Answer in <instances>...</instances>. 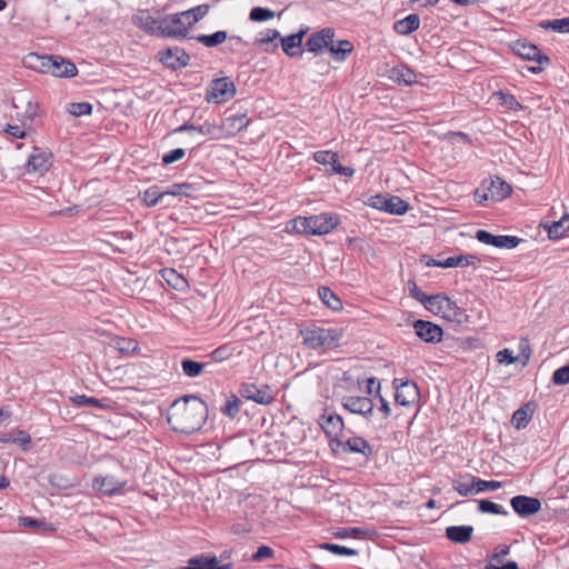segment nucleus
Wrapping results in <instances>:
<instances>
[{
  "label": "nucleus",
  "instance_id": "nucleus-1",
  "mask_svg": "<svg viewBox=\"0 0 569 569\" xmlns=\"http://www.w3.org/2000/svg\"><path fill=\"white\" fill-rule=\"evenodd\" d=\"M207 416L208 407L206 402L199 397L190 395L172 403L168 422L173 430L189 435L201 429Z\"/></svg>",
  "mask_w": 569,
  "mask_h": 569
},
{
  "label": "nucleus",
  "instance_id": "nucleus-2",
  "mask_svg": "<svg viewBox=\"0 0 569 569\" xmlns=\"http://www.w3.org/2000/svg\"><path fill=\"white\" fill-rule=\"evenodd\" d=\"M339 217L335 213H320L310 217H298L293 220V228L301 233L327 234L339 224Z\"/></svg>",
  "mask_w": 569,
  "mask_h": 569
},
{
  "label": "nucleus",
  "instance_id": "nucleus-3",
  "mask_svg": "<svg viewBox=\"0 0 569 569\" xmlns=\"http://www.w3.org/2000/svg\"><path fill=\"white\" fill-rule=\"evenodd\" d=\"M302 343L308 349L317 350L322 347H336L342 337L340 329H327L320 327H309L300 331Z\"/></svg>",
  "mask_w": 569,
  "mask_h": 569
},
{
  "label": "nucleus",
  "instance_id": "nucleus-4",
  "mask_svg": "<svg viewBox=\"0 0 569 569\" xmlns=\"http://www.w3.org/2000/svg\"><path fill=\"white\" fill-rule=\"evenodd\" d=\"M423 307L433 315L441 316L450 321L461 322L463 316L462 309L445 295H431Z\"/></svg>",
  "mask_w": 569,
  "mask_h": 569
},
{
  "label": "nucleus",
  "instance_id": "nucleus-5",
  "mask_svg": "<svg viewBox=\"0 0 569 569\" xmlns=\"http://www.w3.org/2000/svg\"><path fill=\"white\" fill-rule=\"evenodd\" d=\"M236 94V86L228 77L218 78L210 82L206 100L208 102L223 103L231 100Z\"/></svg>",
  "mask_w": 569,
  "mask_h": 569
},
{
  "label": "nucleus",
  "instance_id": "nucleus-6",
  "mask_svg": "<svg viewBox=\"0 0 569 569\" xmlns=\"http://www.w3.org/2000/svg\"><path fill=\"white\" fill-rule=\"evenodd\" d=\"M396 387L395 400L403 407H411L419 401L420 392L416 382L411 380H393Z\"/></svg>",
  "mask_w": 569,
  "mask_h": 569
},
{
  "label": "nucleus",
  "instance_id": "nucleus-7",
  "mask_svg": "<svg viewBox=\"0 0 569 569\" xmlns=\"http://www.w3.org/2000/svg\"><path fill=\"white\" fill-rule=\"evenodd\" d=\"M160 36L163 38L183 39L188 36V27L179 13L161 18Z\"/></svg>",
  "mask_w": 569,
  "mask_h": 569
},
{
  "label": "nucleus",
  "instance_id": "nucleus-8",
  "mask_svg": "<svg viewBox=\"0 0 569 569\" xmlns=\"http://www.w3.org/2000/svg\"><path fill=\"white\" fill-rule=\"evenodd\" d=\"M239 392L243 398L260 405H270L274 400L271 388L267 385L244 382L240 386Z\"/></svg>",
  "mask_w": 569,
  "mask_h": 569
},
{
  "label": "nucleus",
  "instance_id": "nucleus-9",
  "mask_svg": "<svg viewBox=\"0 0 569 569\" xmlns=\"http://www.w3.org/2000/svg\"><path fill=\"white\" fill-rule=\"evenodd\" d=\"M318 425L331 441H338V438L345 429L342 417L336 412L326 411L318 418Z\"/></svg>",
  "mask_w": 569,
  "mask_h": 569
},
{
  "label": "nucleus",
  "instance_id": "nucleus-10",
  "mask_svg": "<svg viewBox=\"0 0 569 569\" xmlns=\"http://www.w3.org/2000/svg\"><path fill=\"white\" fill-rule=\"evenodd\" d=\"M512 51L525 60L536 61L539 64H550V58L532 43L518 40L512 46Z\"/></svg>",
  "mask_w": 569,
  "mask_h": 569
},
{
  "label": "nucleus",
  "instance_id": "nucleus-11",
  "mask_svg": "<svg viewBox=\"0 0 569 569\" xmlns=\"http://www.w3.org/2000/svg\"><path fill=\"white\" fill-rule=\"evenodd\" d=\"M476 239L481 243L506 249L516 248L521 241V239L516 236H495L487 230H478L476 232Z\"/></svg>",
  "mask_w": 569,
  "mask_h": 569
},
{
  "label": "nucleus",
  "instance_id": "nucleus-12",
  "mask_svg": "<svg viewBox=\"0 0 569 569\" xmlns=\"http://www.w3.org/2000/svg\"><path fill=\"white\" fill-rule=\"evenodd\" d=\"M51 167V153L44 149L33 147L28 158L26 169L27 172H37L43 174Z\"/></svg>",
  "mask_w": 569,
  "mask_h": 569
},
{
  "label": "nucleus",
  "instance_id": "nucleus-13",
  "mask_svg": "<svg viewBox=\"0 0 569 569\" xmlns=\"http://www.w3.org/2000/svg\"><path fill=\"white\" fill-rule=\"evenodd\" d=\"M416 335L427 343L440 342L442 339V328L426 320H416L413 322Z\"/></svg>",
  "mask_w": 569,
  "mask_h": 569
},
{
  "label": "nucleus",
  "instance_id": "nucleus-14",
  "mask_svg": "<svg viewBox=\"0 0 569 569\" xmlns=\"http://www.w3.org/2000/svg\"><path fill=\"white\" fill-rule=\"evenodd\" d=\"M127 481L119 480L114 476H97L93 478L92 488L104 496H114L120 493Z\"/></svg>",
  "mask_w": 569,
  "mask_h": 569
},
{
  "label": "nucleus",
  "instance_id": "nucleus-15",
  "mask_svg": "<svg viewBox=\"0 0 569 569\" xmlns=\"http://www.w3.org/2000/svg\"><path fill=\"white\" fill-rule=\"evenodd\" d=\"M342 407L351 413L369 417L373 411V402L369 397L348 396L342 399Z\"/></svg>",
  "mask_w": 569,
  "mask_h": 569
},
{
  "label": "nucleus",
  "instance_id": "nucleus-16",
  "mask_svg": "<svg viewBox=\"0 0 569 569\" xmlns=\"http://www.w3.org/2000/svg\"><path fill=\"white\" fill-rule=\"evenodd\" d=\"M159 60L168 68L173 70L181 67H187L190 61V56L184 50L176 47L159 52Z\"/></svg>",
  "mask_w": 569,
  "mask_h": 569
},
{
  "label": "nucleus",
  "instance_id": "nucleus-17",
  "mask_svg": "<svg viewBox=\"0 0 569 569\" xmlns=\"http://www.w3.org/2000/svg\"><path fill=\"white\" fill-rule=\"evenodd\" d=\"M510 505L515 512L521 517L532 516L541 509V502L538 498L522 495L511 498Z\"/></svg>",
  "mask_w": 569,
  "mask_h": 569
},
{
  "label": "nucleus",
  "instance_id": "nucleus-18",
  "mask_svg": "<svg viewBox=\"0 0 569 569\" xmlns=\"http://www.w3.org/2000/svg\"><path fill=\"white\" fill-rule=\"evenodd\" d=\"M78 69L76 64L61 56H51L49 64V74L59 78H72L77 76Z\"/></svg>",
  "mask_w": 569,
  "mask_h": 569
},
{
  "label": "nucleus",
  "instance_id": "nucleus-19",
  "mask_svg": "<svg viewBox=\"0 0 569 569\" xmlns=\"http://www.w3.org/2000/svg\"><path fill=\"white\" fill-rule=\"evenodd\" d=\"M332 38H335V30L329 27L323 28L308 38L306 41V48L310 52L319 53L323 48L329 49Z\"/></svg>",
  "mask_w": 569,
  "mask_h": 569
},
{
  "label": "nucleus",
  "instance_id": "nucleus-20",
  "mask_svg": "<svg viewBox=\"0 0 569 569\" xmlns=\"http://www.w3.org/2000/svg\"><path fill=\"white\" fill-rule=\"evenodd\" d=\"M338 445L342 447L343 452L361 453L366 458L373 452L372 446L362 437H351L346 442L338 441Z\"/></svg>",
  "mask_w": 569,
  "mask_h": 569
},
{
  "label": "nucleus",
  "instance_id": "nucleus-21",
  "mask_svg": "<svg viewBox=\"0 0 569 569\" xmlns=\"http://www.w3.org/2000/svg\"><path fill=\"white\" fill-rule=\"evenodd\" d=\"M308 29L300 30L297 33L280 38L283 52L289 57H300L302 54L301 44Z\"/></svg>",
  "mask_w": 569,
  "mask_h": 569
},
{
  "label": "nucleus",
  "instance_id": "nucleus-22",
  "mask_svg": "<svg viewBox=\"0 0 569 569\" xmlns=\"http://www.w3.org/2000/svg\"><path fill=\"white\" fill-rule=\"evenodd\" d=\"M181 569H230V565H220L216 556H197L188 561Z\"/></svg>",
  "mask_w": 569,
  "mask_h": 569
},
{
  "label": "nucleus",
  "instance_id": "nucleus-23",
  "mask_svg": "<svg viewBox=\"0 0 569 569\" xmlns=\"http://www.w3.org/2000/svg\"><path fill=\"white\" fill-rule=\"evenodd\" d=\"M420 27V18L417 13H411L406 18L393 23V31L401 36H408Z\"/></svg>",
  "mask_w": 569,
  "mask_h": 569
},
{
  "label": "nucleus",
  "instance_id": "nucleus-24",
  "mask_svg": "<svg viewBox=\"0 0 569 569\" xmlns=\"http://www.w3.org/2000/svg\"><path fill=\"white\" fill-rule=\"evenodd\" d=\"M50 61L51 56H40L38 53L31 52L24 57L23 64L34 71L49 74Z\"/></svg>",
  "mask_w": 569,
  "mask_h": 569
},
{
  "label": "nucleus",
  "instance_id": "nucleus-25",
  "mask_svg": "<svg viewBox=\"0 0 569 569\" xmlns=\"http://www.w3.org/2000/svg\"><path fill=\"white\" fill-rule=\"evenodd\" d=\"M473 532L472 526H450L446 529L447 538L456 543L468 542Z\"/></svg>",
  "mask_w": 569,
  "mask_h": 569
},
{
  "label": "nucleus",
  "instance_id": "nucleus-26",
  "mask_svg": "<svg viewBox=\"0 0 569 569\" xmlns=\"http://www.w3.org/2000/svg\"><path fill=\"white\" fill-rule=\"evenodd\" d=\"M488 191L492 200L500 201L509 197L512 189L510 184H508L501 178L496 177L495 179H491Z\"/></svg>",
  "mask_w": 569,
  "mask_h": 569
},
{
  "label": "nucleus",
  "instance_id": "nucleus-27",
  "mask_svg": "<svg viewBox=\"0 0 569 569\" xmlns=\"http://www.w3.org/2000/svg\"><path fill=\"white\" fill-rule=\"evenodd\" d=\"M328 50L332 54L333 60L342 62L353 51V44L349 40H339L338 42H335L332 39Z\"/></svg>",
  "mask_w": 569,
  "mask_h": 569
},
{
  "label": "nucleus",
  "instance_id": "nucleus-28",
  "mask_svg": "<svg viewBox=\"0 0 569 569\" xmlns=\"http://www.w3.org/2000/svg\"><path fill=\"white\" fill-rule=\"evenodd\" d=\"M210 362H199L190 358H183L181 360V369L184 376L188 378H197L201 373L207 372V368Z\"/></svg>",
  "mask_w": 569,
  "mask_h": 569
},
{
  "label": "nucleus",
  "instance_id": "nucleus-29",
  "mask_svg": "<svg viewBox=\"0 0 569 569\" xmlns=\"http://www.w3.org/2000/svg\"><path fill=\"white\" fill-rule=\"evenodd\" d=\"M475 480V476L467 475L465 478L453 480L452 487L462 497L477 495Z\"/></svg>",
  "mask_w": 569,
  "mask_h": 569
},
{
  "label": "nucleus",
  "instance_id": "nucleus-30",
  "mask_svg": "<svg viewBox=\"0 0 569 569\" xmlns=\"http://www.w3.org/2000/svg\"><path fill=\"white\" fill-rule=\"evenodd\" d=\"M137 24L143 29L144 31L160 36V24H161V18L157 19L152 16H150L148 12H143L136 19Z\"/></svg>",
  "mask_w": 569,
  "mask_h": 569
},
{
  "label": "nucleus",
  "instance_id": "nucleus-31",
  "mask_svg": "<svg viewBox=\"0 0 569 569\" xmlns=\"http://www.w3.org/2000/svg\"><path fill=\"white\" fill-rule=\"evenodd\" d=\"M209 11L208 4H200L194 8H191L189 10L179 12L181 19L186 21L187 27L192 26L197 23L199 20H201L204 16H207Z\"/></svg>",
  "mask_w": 569,
  "mask_h": 569
},
{
  "label": "nucleus",
  "instance_id": "nucleus-32",
  "mask_svg": "<svg viewBox=\"0 0 569 569\" xmlns=\"http://www.w3.org/2000/svg\"><path fill=\"white\" fill-rule=\"evenodd\" d=\"M479 262L480 259L475 254H459L445 259L443 268L475 266Z\"/></svg>",
  "mask_w": 569,
  "mask_h": 569
},
{
  "label": "nucleus",
  "instance_id": "nucleus-33",
  "mask_svg": "<svg viewBox=\"0 0 569 569\" xmlns=\"http://www.w3.org/2000/svg\"><path fill=\"white\" fill-rule=\"evenodd\" d=\"M548 230L550 239H558L569 231V214L566 213L560 220L553 221L551 224L543 226Z\"/></svg>",
  "mask_w": 569,
  "mask_h": 569
},
{
  "label": "nucleus",
  "instance_id": "nucleus-34",
  "mask_svg": "<svg viewBox=\"0 0 569 569\" xmlns=\"http://www.w3.org/2000/svg\"><path fill=\"white\" fill-rule=\"evenodd\" d=\"M531 415L532 410L530 409V403H528L513 412L511 422L516 429H523L528 426Z\"/></svg>",
  "mask_w": 569,
  "mask_h": 569
},
{
  "label": "nucleus",
  "instance_id": "nucleus-35",
  "mask_svg": "<svg viewBox=\"0 0 569 569\" xmlns=\"http://www.w3.org/2000/svg\"><path fill=\"white\" fill-rule=\"evenodd\" d=\"M321 301L331 310L338 311L342 308L341 300L328 287H320L318 290Z\"/></svg>",
  "mask_w": 569,
  "mask_h": 569
},
{
  "label": "nucleus",
  "instance_id": "nucleus-36",
  "mask_svg": "<svg viewBox=\"0 0 569 569\" xmlns=\"http://www.w3.org/2000/svg\"><path fill=\"white\" fill-rule=\"evenodd\" d=\"M385 212L390 214H403L408 211L409 204L398 196H388Z\"/></svg>",
  "mask_w": 569,
  "mask_h": 569
},
{
  "label": "nucleus",
  "instance_id": "nucleus-37",
  "mask_svg": "<svg viewBox=\"0 0 569 569\" xmlns=\"http://www.w3.org/2000/svg\"><path fill=\"white\" fill-rule=\"evenodd\" d=\"M228 38L226 31L219 30L211 34H199L194 39L208 48L217 47L223 43Z\"/></svg>",
  "mask_w": 569,
  "mask_h": 569
},
{
  "label": "nucleus",
  "instance_id": "nucleus-38",
  "mask_svg": "<svg viewBox=\"0 0 569 569\" xmlns=\"http://www.w3.org/2000/svg\"><path fill=\"white\" fill-rule=\"evenodd\" d=\"M164 198V191H161L158 186H152L143 192L142 201L147 207L151 208L160 203Z\"/></svg>",
  "mask_w": 569,
  "mask_h": 569
},
{
  "label": "nucleus",
  "instance_id": "nucleus-39",
  "mask_svg": "<svg viewBox=\"0 0 569 569\" xmlns=\"http://www.w3.org/2000/svg\"><path fill=\"white\" fill-rule=\"evenodd\" d=\"M539 27L545 30H553L559 33H569V17L553 20H543Z\"/></svg>",
  "mask_w": 569,
  "mask_h": 569
},
{
  "label": "nucleus",
  "instance_id": "nucleus-40",
  "mask_svg": "<svg viewBox=\"0 0 569 569\" xmlns=\"http://www.w3.org/2000/svg\"><path fill=\"white\" fill-rule=\"evenodd\" d=\"M392 78L398 81L399 83H405V84H412L416 82V73L407 68V67H400V68H395L392 70Z\"/></svg>",
  "mask_w": 569,
  "mask_h": 569
},
{
  "label": "nucleus",
  "instance_id": "nucleus-41",
  "mask_svg": "<svg viewBox=\"0 0 569 569\" xmlns=\"http://www.w3.org/2000/svg\"><path fill=\"white\" fill-rule=\"evenodd\" d=\"M240 406H241V400L236 395H231L227 399L224 406L221 408V412L224 416L233 419L240 412Z\"/></svg>",
  "mask_w": 569,
  "mask_h": 569
},
{
  "label": "nucleus",
  "instance_id": "nucleus-42",
  "mask_svg": "<svg viewBox=\"0 0 569 569\" xmlns=\"http://www.w3.org/2000/svg\"><path fill=\"white\" fill-rule=\"evenodd\" d=\"M478 510L483 513L502 515L507 516L508 511L500 505H497L490 500L481 499L478 500Z\"/></svg>",
  "mask_w": 569,
  "mask_h": 569
},
{
  "label": "nucleus",
  "instance_id": "nucleus-43",
  "mask_svg": "<svg viewBox=\"0 0 569 569\" xmlns=\"http://www.w3.org/2000/svg\"><path fill=\"white\" fill-rule=\"evenodd\" d=\"M68 112L73 117L88 116L92 113V104L89 102H72L68 106Z\"/></svg>",
  "mask_w": 569,
  "mask_h": 569
},
{
  "label": "nucleus",
  "instance_id": "nucleus-44",
  "mask_svg": "<svg viewBox=\"0 0 569 569\" xmlns=\"http://www.w3.org/2000/svg\"><path fill=\"white\" fill-rule=\"evenodd\" d=\"M321 549L330 551L335 555L339 556H356L358 551L356 549H351L345 546L336 545V543H329L325 542L319 546Z\"/></svg>",
  "mask_w": 569,
  "mask_h": 569
},
{
  "label": "nucleus",
  "instance_id": "nucleus-45",
  "mask_svg": "<svg viewBox=\"0 0 569 569\" xmlns=\"http://www.w3.org/2000/svg\"><path fill=\"white\" fill-rule=\"evenodd\" d=\"M273 17H274V11H272L268 8H262V7H254L253 9H251L250 14H249L250 20L257 21V22H263V21L272 19Z\"/></svg>",
  "mask_w": 569,
  "mask_h": 569
},
{
  "label": "nucleus",
  "instance_id": "nucleus-46",
  "mask_svg": "<svg viewBox=\"0 0 569 569\" xmlns=\"http://www.w3.org/2000/svg\"><path fill=\"white\" fill-rule=\"evenodd\" d=\"M71 401L79 407H88V406L97 407V408L106 407L100 399H97L93 397H87L86 395H76L74 397L71 398Z\"/></svg>",
  "mask_w": 569,
  "mask_h": 569
},
{
  "label": "nucleus",
  "instance_id": "nucleus-47",
  "mask_svg": "<svg viewBox=\"0 0 569 569\" xmlns=\"http://www.w3.org/2000/svg\"><path fill=\"white\" fill-rule=\"evenodd\" d=\"M232 356V349L228 345L216 348L208 355V358L213 362H222Z\"/></svg>",
  "mask_w": 569,
  "mask_h": 569
},
{
  "label": "nucleus",
  "instance_id": "nucleus-48",
  "mask_svg": "<svg viewBox=\"0 0 569 569\" xmlns=\"http://www.w3.org/2000/svg\"><path fill=\"white\" fill-rule=\"evenodd\" d=\"M232 130L241 131L248 127L250 120L244 113L230 116L226 119Z\"/></svg>",
  "mask_w": 569,
  "mask_h": 569
},
{
  "label": "nucleus",
  "instance_id": "nucleus-49",
  "mask_svg": "<svg viewBox=\"0 0 569 569\" xmlns=\"http://www.w3.org/2000/svg\"><path fill=\"white\" fill-rule=\"evenodd\" d=\"M476 491L477 493L485 492V491H495L501 488L502 483L500 481L496 480H482L480 478L476 477L475 480Z\"/></svg>",
  "mask_w": 569,
  "mask_h": 569
},
{
  "label": "nucleus",
  "instance_id": "nucleus-50",
  "mask_svg": "<svg viewBox=\"0 0 569 569\" xmlns=\"http://www.w3.org/2000/svg\"><path fill=\"white\" fill-rule=\"evenodd\" d=\"M19 525L26 528L32 529H43V530H52L53 528L50 525H47L44 521L33 519L31 517H20Z\"/></svg>",
  "mask_w": 569,
  "mask_h": 569
},
{
  "label": "nucleus",
  "instance_id": "nucleus-51",
  "mask_svg": "<svg viewBox=\"0 0 569 569\" xmlns=\"http://www.w3.org/2000/svg\"><path fill=\"white\" fill-rule=\"evenodd\" d=\"M280 32L274 29H268L263 32L259 33V37L256 39L254 44L256 46H263L268 44L277 39H280Z\"/></svg>",
  "mask_w": 569,
  "mask_h": 569
},
{
  "label": "nucleus",
  "instance_id": "nucleus-52",
  "mask_svg": "<svg viewBox=\"0 0 569 569\" xmlns=\"http://www.w3.org/2000/svg\"><path fill=\"white\" fill-rule=\"evenodd\" d=\"M274 556V551L272 548L268 546L258 547L257 551L252 555L251 560L254 562H261L266 559H271Z\"/></svg>",
  "mask_w": 569,
  "mask_h": 569
},
{
  "label": "nucleus",
  "instance_id": "nucleus-53",
  "mask_svg": "<svg viewBox=\"0 0 569 569\" xmlns=\"http://www.w3.org/2000/svg\"><path fill=\"white\" fill-rule=\"evenodd\" d=\"M335 157H337V152L330 150H320L313 153V160L320 164H329L335 161Z\"/></svg>",
  "mask_w": 569,
  "mask_h": 569
},
{
  "label": "nucleus",
  "instance_id": "nucleus-54",
  "mask_svg": "<svg viewBox=\"0 0 569 569\" xmlns=\"http://www.w3.org/2000/svg\"><path fill=\"white\" fill-rule=\"evenodd\" d=\"M552 381L559 386L569 383V365L557 369L552 375Z\"/></svg>",
  "mask_w": 569,
  "mask_h": 569
},
{
  "label": "nucleus",
  "instance_id": "nucleus-55",
  "mask_svg": "<svg viewBox=\"0 0 569 569\" xmlns=\"http://www.w3.org/2000/svg\"><path fill=\"white\" fill-rule=\"evenodd\" d=\"M408 288H409L410 296L425 306V303L427 302V299L430 296H428L423 291H421L413 280L408 281Z\"/></svg>",
  "mask_w": 569,
  "mask_h": 569
},
{
  "label": "nucleus",
  "instance_id": "nucleus-56",
  "mask_svg": "<svg viewBox=\"0 0 569 569\" xmlns=\"http://www.w3.org/2000/svg\"><path fill=\"white\" fill-rule=\"evenodd\" d=\"M191 190V184L188 183H173L168 190L164 191L166 197L168 196H188Z\"/></svg>",
  "mask_w": 569,
  "mask_h": 569
},
{
  "label": "nucleus",
  "instance_id": "nucleus-57",
  "mask_svg": "<svg viewBox=\"0 0 569 569\" xmlns=\"http://www.w3.org/2000/svg\"><path fill=\"white\" fill-rule=\"evenodd\" d=\"M12 443H17L21 446L24 450H27L31 443V437L24 430H14Z\"/></svg>",
  "mask_w": 569,
  "mask_h": 569
},
{
  "label": "nucleus",
  "instance_id": "nucleus-58",
  "mask_svg": "<svg viewBox=\"0 0 569 569\" xmlns=\"http://www.w3.org/2000/svg\"><path fill=\"white\" fill-rule=\"evenodd\" d=\"M184 154H186L184 149H182V148L173 149L170 152L163 154L162 162H163V164H171V163L182 159L184 157Z\"/></svg>",
  "mask_w": 569,
  "mask_h": 569
},
{
  "label": "nucleus",
  "instance_id": "nucleus-59",
  "mask_svg": "<svg viewBox=\"0 0 569 569\" xmlns=\"http://www.w3.org/2000/svg\"><path fill=\"white\" fill-rule=\"evenodd\" d=\"M38 104L37 103H32L31 101H29L27 103V108H26V111L22 116V126L26 127L27 124V121L29 122H32L36 117L38 116Z\"/></svg>",
  "mask_w": 569,
  "mask_h": 569
},
{
  "label": "nucleus",
  "instance_id": "nucleus-60",
  "mask_svg": "<svg viewBox=\"0 0 569 569\" xmlns=\"http://www.w3.org/2000/svg\"><path fill=\"white\" fill-rule=\"evenodd\" d=\"M386 200H387V196L376 194V196H371L367 203H368V206H370L375 209L385 211L386 203H387Z\"/></svg>",
  "mask_w": 569,
  "mask_h": 569
},
{
  "label": "nucleus",
  "instance_id": "nucleus-61",
  "mask_svg": "<svg viewBox=\"0 0 569 569\" xmlns=\"http://www.w3.org/2000/svg\"><path fill=\"white\" fill-rule=\"evenodd\" d=\"M497 360L500 363L511 365L516 362L517 358L512 356V352L509 349H502L498 351Z\"/></svg>",
  "mask_w": 569,
  "mask_h": 569
},
{
  "label": "nucleus",
  "instance_id": "nucleus-62",
  "mask_svg": "<svg viewBox=\"0 0 569 569\" xmlns=\"http://www.w3.org/2000/svg\"><path fill=\"white\" fill-rule=\"evenodd\" d=\"M6 132L12 137L22 139L27 136V132L20 126L8 124Z\"/></svg>",
  "mask_w": 569,
  "mask_h": 569
},
{
  "label": "nucleus",
  "instance_id": "nucleus-63",
  "mask_svg": "<svg viewBox=\"0 0 569 569\" xmlns=\"http://www.w3.org/2000/svg\"><path fill=\"white\" fill-rule=\"evenodd\" d=\"M331 171L333 173L341 174V176H345V177H352L353 173H355V169L353 168L346 167V166H342V164H337V167H333V169H331Z\"/></svg>",
  "mask_w": 569,
  "mask_h": 569
},
{
  "label": "nucleus",
  "instance_id": "nucleus-64",
  "mask_svg": "<svg viewBox=\"0 0 569 569\" xmlns=\"http://www.w3.org/2000/svg\"><path fill=\"white\" fill-rule=\"evenodd\" d=\"M362 530L360 528H345L341 531L337 532L338 538H347L349 536L358 537Z\"/></svg>",
  "mask_w": 569,
  "mask_h": 569
}]
</instances>
